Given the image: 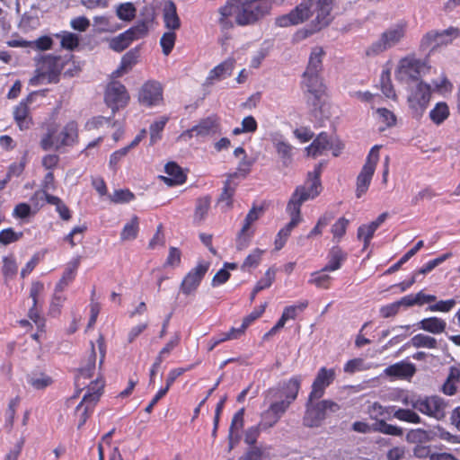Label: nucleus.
Masks as SVG:
<instances>
[{
  "label": "nucleus",
  "instance_id": "obj_30",
  "mask_svg": "<svg viewBox=\"0 0 460 460\" xmlns=\"http://www.w3.org/2000/svg\"><path fill=\"white\" fill-rule=\"evenodd\" d=\"M234 67V59H226L222 62L218 66H217L214 69H212L208 76V81L209 84H213L215 80H221L229 75H231L233 69Z\"/></svg>",
  "mask_w": 460,
  "mask_h": 460
},
{
  "label": "nucleus",
  "instance_id": "obj_45",
  "mask_svg": "<svg viewBox=\"0 0 460 460\" xmlns=\"http://www.w3.org/2000/svg\"><path fill=\"white\" fill-rule=\"evenodd\" d=\"M210 208V198L203 197L197 200V205L194 213V220L198 223L202 222Z\"/></svg>",
  "mask_w": 460,
  "mask_h": 460
},
{
  "label": "nucleus",
  "instance_id": "obj_49",
  "mask_svg": "<svg viewBox=\"0 0 460 460\" xmlns=\"http://www.w3.org/2000/svg\"><path fill=\"white\" fill-rule=\"evenodd\" d=\"M243 415L244 409L239 410L233 417L230 429H229V440H230V449L233 447V440L235 432L241 429L243 426Z\"/></svg>",
  "mask_w": 460,
  "mask_h": 460
},
{
  "label": "nucleus",
  "instance_id": "obj_6",
  "mask_svg": "<svg viewBox=\"0 0 460 460\" xmlns=\"http://www.w3.org/2000/svg\"><path fill=\"white\" fill-rule=\"evenodd\" d=\"M301 383L302 376H294L278 387L269 389L265 394V400H278L279 403L288 409L297 398Z\"/></svg>",
  "mask_w": 460,
  "mask_h": 460
},
{
  "label": "nucleus",
  "instance_id": "obj_31",
  "mask_svg": "<svg viewBox=\"0 0 460 460\" xmlns=\"http://www.w3.org/2000/svg\"><path fill=\"white\" fill-rule=\"evenodd\" d=\"M346 258L347 253L344 252L340 247H332L328 254V263L323 269V271H334L339 270Z\"/></svg>",
  "mask_w": 460,
  "mask_h": 460
},
{
  "label": "nucleus",
  "instance_id": "obj_5",
  "mask_svg": "<svg viewBox=\"0 0 460 460\" xmlns=\"http://www.w3.org/2000/svg\"><path fill=\"white\" fill-rule=\"evenodd\" d=\"M408 23L401 21L388 29H386L367 50V55H378L396 45H398L406 36Z\"/></svg>",
  "mask_w": 460,
  "mask_h": 460
},
{
  "label": "nucleus",
  "instance_id": "obj_64",
  "mask_svg": "<svg viewBox=\"0 0 460 460\" xmlns=\"http://www.w3.org/2000/svg\"><path fill=\"white\" fill-rule=\"evenodd\" d=\"M276 277V271L272 269H269L264 276L255 285V292H260L271 286Z\"/></svg>",
  "mask_w": 460,
  "mask_h": 460
},
{
  "label": "nucleus",
  "instance_id": "obj_56",
  "mask_svg": "<svg viewBox=\"0 0 460 460\" xmlns=\"http://www.w3.org/2000/svg\"><path fill=\"white\" fill-rule=\"evenodd\" d=\"M432 433V436L435 438H438L442 440L453 443V444H459L460 443V436L453 435L447 431L444 428L438 425L434 428L433 430H430Z\"/></svg>",
  "mask_w": 460,
  "mask_h": 460
},
{
  "label": "nucleus",
  "instance_id": "obj_12",
  "mask_svg": "<svg viewBox=\"0 0 460 460\" xmlns=\"http://www.w3.org/2000/svg\"><path fill=\"white\" fill-rule=\"evenodd\" d=\"M128 100L129 95L122 84L112 82L108 84L105 92V102L112 111L125 107Z\"/></svg>",
  "mask_w": 460,
  "mask_h": 460
},
{
  "label": "nucleus",
  "instance_id": "obj_28",
  "mask_svg": "<svg viewBox=\"0 0 460 460\" xmlns=\"http://www.w3.org/2000/svg\"><path fill=\"white\" fill-rule=\"evenodd\" d=\"M139 52L137 49H130L121 58V62L117 70L113 72L114 76L119 77L129 72L137 63Z\"/></svg>",
  "mask_w": 460,
  "mask_h": 460
},
{
  "label": "nucleus",
  "instance_id": "obj_44",
  "mask_svg": "<svg viewBox=\"0 0 460 460\" xmlns=\"http://www.w3.org/2000/svg\"><path fill=\"white\" fill-rule=\"evenodd\" d=\"M137 10L132 3L120 4L116 8L117 16L125 22L132 21L136 16Z\"/></svg>",
  "mask_w": 460,
  "mask_h": 460
},
{
  "label": "nucleus",
  "instance_id": "obj_21",
  "mask_svg": "<svg viewBox=\"0 0 460 460\" xmlns=\"http://www.w3.org/2000/svg\"><path fill=\"white\" fill-rule=\"evenodd\" d=\"M236 177V173H231L228 175L226 181L224 183L223 190L217 199V204L221 206L223 210H229L233 207V197L235 193L237 183L233 181V179Z\"/></svg>",
  "mask_w": 460,
  "mask_h": 460
},
{
  "label": "nucleus",
  "instance_id": "obj_60",
  "mask_svg": "<svg viewBox=\"0 0 460 460\" xmlns=\"http://www.w3.org/2000/svg\"><path fill=\"white\" fill-rule=\"evenodd\" d=\"M333 217H334L332 213H325L324 215H323L318 219L315 226L308 234L307 238H312L315 235H320L322 234L323 228L325 227L333 219Z\"/></svg>",
  "mask_w": 460,
  "mask_h": 460
},
{
  "label": "nucleus",
  "instance_id": "obj_53",
  "mask_svg": "<svg viewBox=\"0 0 460 460\" xmlns=\"http://www.w3.org/2000/svg\"><path fill=\"white\" fill-rule=\"evenodd\" d=\"M423 241H419L413 248L409 250L395 264H394L392 267L389 268L387 270L388 273L394 272L398 270L402 264H404L406 261H408L412 256L416 254V252L423 247Z\"/></svg>",
  "mask_w": 460,
  "mask_h": 460
},
{
  "label": "nucleus",
  "instance_id": "obj_62",
  "mask_svg": "<svg viewBox=\"0 0 460 460\" xmlns=\"http://www.w3.org/2000/svg\"><path fill=\"white\" fill-rule=\"evenodd\" d=\"M4 265H3V274L5 277V279H13L18 270V266L15 262V260L9 256L4 257L3 260Z\"/></svg>",
  "mask_w": 460,
  "mask_h": 460
},
{
  "label": "nucleus",
  "instance_id": "obj_14",
  "mask_svg": "<svg viewBox=\"0 0 460 460\" xmlns=\"http://www.w3.org/2000/svg\"><path fill=\"white\" fill-rule=\"evenodd\" d=\"M269 402L268 408L261 414L260 427L263 430L274 427L281 417L286 413L288 408L279 402L278 400H267Z\"/></svg>",
  "mask_w": 460,
  "mask_h": 460
},
{
  "label": "nucleus",
  "instance_id": "obj_58",
  "mask_svg": "<svg viewBox=\"0 0 460 460\" xmlns=\"http://www.w3.org/2000/svg\"><path fill=\"white\" fill-rule=\"evenodd\" d=\"M176 35L173 31L164 32L160 40L163 53L168 56L174 47Z\"/></svg>",
  "mask_w": 460,
  "mask_h": 460
},
{
  "label": "nucleus",
  "instance_id": "obj_17",
  "mask_svg": "<svg viewBox=\"0 0 460 460\" xmlns=\"http://www.w3.org/2000/svg\"><path fill=\"white\" fill-rule=\"evenodd\" d=\"M325 418L326 415L320 402L313 403V401L310 402L308 400L303 418V424L309 428L319 427Z\"/></svg>",
  "mask_w": 460,
  "mask_h": 460
},
{
  "label": "nucleus",
  "instance_id": "obj_25",
  "mask_svg": "<svg viewBox=\"0 0 460 460\" xmlns=\"http://www.w3.org/2000/svg\"><path fill=\"white\" fill-rule=\"evenodd\" d=\"M103 387L104 382L102 380L97 379L94 382H92L88 386L87 393L84 395L82 402L77 405L76 411H79L84 404L94 406L102 394Z\"/></svg>",
  "mask_w": 460,
  "mask_h": 460
},
{
  "label": "nucleus",
  "instance_id": "obj_24",
  "mask_svg": "<svg viewBox=\"0 0 460 460\" xmlns=\"http://www.w3.org/2000/svg\"><path fill=\"white\" fill-rule=\"evenodd\" d=\"M167 176H160V179L168 186L180 185L185 182L186 175L181 168L175 163H168L164 167Z\"/></svg>",
  "mask_w": 460,
  "mask_h": 460
},
{
  "label": "nucleus",
  "instance_id": "obj_38",
  "mask_svg": "<svg viewBox=\"0 0 460 460\" xmlns=\"http://www.w3.org/2000/svg\"><path fill=\"white\" fill-rule=\"evenodd\" d=\"M449 114L448 105L441 102H438L429 111V118L436 125H440L448 118Z\"/></svg>",
  "mask_w": 460,
  "mask_h": 460
},
{
  "label": "nucleus",
  "instance_id": "obj_22",
  "mask_svg": "<svg viewBox=\"0 0 460 460\" xmlns=\"http://www.w3.org/2000/svg\"><path fill=\"white\" fill-rule=\"evenodd\" d=\"M302 85L305 88L306 92L311 93L316 99H320L324 93V85L322 82L320 74L304 72Z\"/></svg>",
  "mask_w": 460,
  "mask_h": 460
},
{
  "label": "nucleus",
  "instance_id": "obj_18",
  "mask_svg": "<svg viewBox=\"0 0 460 460\" xmlns=\"http://www.w3.org/2000/svg\"><path fill=\"white\" fill-rule=\"evenodd\" d=\"M146 10L147 12L146 17L143 20L137 22L135 26L125 31L131 41L143 39L146 37L149 32V29L155 19V13L152 10Z\"/></svg>",
  "mask_w": 460,
  "mask_h": 460
},
{
  "label": "nucleus",
  "instance_id": "obj_4",
  "mask_svg": "<svg viewBox=\"0 0 460 460\" xmlns=\"http://www.w3.org/2000/svg\"><path fill=\"white\" fill-rule=\"evenodd\" d=\"M78 138V128L75 121H69L58 132L53 126L49 127L47 133L40 140V146L47 151L51 148L59 149L74 145Z\"/></svg>",
  "mask_w": 460,
  "mask_h": 460
},
{
  "label": "nucleus",
  "instance_id": "obj_3",
  "mask_svg": "<svg viewBox=\"0 0 460 460\" xmlns=\"http://www.w3.org/2000/svg\"><path fill=\"white\" fill-rule=\"evenodd\" d=\"M320 174L321 165H318L314 172H308L305 183L296 187L292 194L287 205V211L301 216V206L303 203L309 199H314L322 190Z\"/></svg>",
  "mask_w": 460,
  "mask_h": 460
},
{
  "label": "nucleus",
  "instance_id": "obj_23",
  "mask_svg": "<svg viewBox=\"0 0 460 460\" xmlns=\"http://www.w3.org/2000/svg\"><path fill=\"white\" fill-rule=\"evenodd\" d=\"M287 212L290 217V221L277 234L275 239L276 250H280L283 248L293 229L296 227L298 224L302 221L301 216H297L290 211Z\"/></svg>",
  "mask_w": 460,
  "mask_h": 460
},
{
  "label": "nucleus",
  "instance_id": "obj_7",
  "mask_svg": "<svg viewBox=\"0 0 460 460\" xmlns=\"http://www.w3.org/2000/svg\"><path fill=\"white\" fill-rule=\"evenodd\" d=\"M429 67L427 63L414 56H407L400 59L395 70V77L399 81H417L427 74Z\"/></svg>",
  "mask_w": 460,
  "mask_h": 460
},
{
  "label": "nucleus",
  "instance_id": "obj_34",
  "mask_svg": "<svg viewBox=\"0 0 460 460\" xmlns=\"http://www.w3.org/2000/svg\"><path fill=\"white\" fill-rule=\"evenodd\" d=\"M272 143L278 155L282 159L283 164L287 165L290 163L293 146L288 142L282 139V137H274Z\"/></svg>",
  "mask_w": 460,
  "mask_h": 460
},
{
  "label": "nucleus",
  "instance_id": "obj_48",
  "mask_svg": "<svg viewBox=\"0 0 460 460\" xmlns=\"http://www.w3.org/2000/svg\"><path fill=\"white\" fill-rule=\"evenodd\" d=\"M58 38L61 40V46L64 49L73 50L77 48L79 44V37L69 31H62L60 34L56 35Z\"/></svg>",
  "mask_w": 460,
  "mask_h": 460
},
{
  "label": "nucleus",
  "instance_id": "obj_19",
  "mask_svg": "<svg viewBox=\"0 0 460 460\" xmlns=\"http://www.w3.org/2000/svg\"><path fill=\"white\" fill-rule=\"evenodd\" d=\"M35 93H31L26 100L21 102L13 111V118L21 130L28 129L32 122L29 116V103H31Z\"/></svg>",
  "mask_w": 460,
  "mask_h": 460
},
{
  "label": "nucleus",
  "instance_id": "obj_43",
  "mask_svg": "<svg viewBox=\"0 0 460 460\" xmlns=\"http://www.w3.org/2000/svg\"><path fill=\"white\" fill-rule=\"evenodd\" d=\"M95 362H96V351L94 348V344L91 342V351L85 359L84 365L80 368V375L84 377H91L95 369Z\"/></svg>",
  "mask_w": 460,
  "mask_h": 460
},
{
  "label": "nucleus",
  "instance_id": "obj_57",
  "mask_svg": "<svg viewBox=\"0 0 460 460\" xmlns=\"http://www.w3.org/2000/svg\"><path fill=\"white\" fill-rule=\"evenodd\" d=\"M261 214H262V208L253 206L244 218V222H243V225L242 227L243 232L252 231L251 230L252 224L254 223L255 221H257L260 218Z\"/></svg>",
  "mask_w": 460,
  "mask_h": 460
},
{
  "label": "nucleus",
  "instance_id": "obj_40",
  "mask_svg": "<svg viewBox=\"0 0 460 460\" xmlns=\"http://www.w3.org/2000/svg\"><path fill=\"white\" fill-rule=\"evenodd\" d=\"M373 431L395 437H401L403 434L402 428L389 424L384 420L376 421V423L373 424Z\"/></svg>",
  "mask_w": 460,
  "mask_h": 460
},
{
  "label": "nucleus",
  "instance_id": "obj_1",
  "mask_svg": "<svg viewBox=\"0 0 460 460\" xmlns=\"http://www.w3.org/2000/svg\"><path fill=\"white\" fill-rule=\"evenodd\" d=\"M271 1L267 0H227L218 9V22L223 29L234 26L231 17L239 26L254 25L270 13Z\"/></svg>",
  "mask_w": 460,
  "mask_h": 460
},
{
  "label": "nucleus",
  "instance_id": "obj_41",
  "mask_svg": "<svg viewBox=\"0 0 460 460\" xmlns=\"http://www.w3.org/2000/svg\"><path fill=\"white\" fill-rule=\"evenodd\" d=\"M433 439L434 436H432L431 431L422 429H412L407 434V440L411 443H416L418 445H422L423 443L431 441Z\"/></svg>",
  "mask_w": 460,
  "mask_h": 460
},
{
  "label": "nucleus",
  "instance_id": "obj_51",
  "mask_svg": "<svg viewBox=\"0 0 460 460\" xmlns=\"http://www.w3.org/2000/svg\"><path fill=\"white\" fill-rule=\"evenodd\" d=\"M168 121L167 117H162L150 126V142L152 145L161 139V133Z\"/></svg>",
  "mask_w": 460,
  "mask_h": 460
},
{
  "label": "nucleus",
  "instance_id": "obj_15",
  "mask_svg": "<svg viewBox=\"0 0 460 460\" xmlns=\"http://www.w3.org/2000/svg\"><path fill=\"white\" fill-rule=\"evenodd\" d=\"M208 262H199L183 279L181 284V290L185 295L194 292L199 286L203 277L208 270Z\"/></svg>",
  "mask_w": 460,
  "mask_h": 460
},
{
  "label": "nucleus",
  "instance_id": "obj_2",
  "mask_svg": "<svg viewBox=\"0 0 460 460\" xmlns=\"http://www.w3.org/2000/svg\"><path fill=\"white\" fill-rule=\"evenodd\" d=\"M332 0H302L301 3L289 13L276 18V24L279 27L297 25L307 21L315 14L313 21L317 30L327 26L331 18Z\"/></svg>",
  "mask_w": 460,
  "mask_h": 460
},
{
  "label": "nucleus",
  "instance_id": "obj_35",
  "mask_svg": "<svg viewBox=\"0 0 460 460\" xmlns=\"http://www.w3.org/2000/svg\"><path fill=\"white\" fill-rule=\"evenodd\" d=\"M164 22L166 28L169 30H177L181 26V22L176 12V7L173 3H170L164 9Z\"/></svg>",
  "mask_w": 460,
  "mask_h": 460
},
{
  "label": "nucleus",
  "instance_id": "obj_47",
  "mask_svg": "<svg viewBox=\"0 0 460 460\" xmlns=\"http://www.w3.org/2000/svg\"><path fill=\"white\" fill-rule=\"evenodd\" d=\"M131 42L132 41L130 40L129 37L124 31L119 35L112 38L110 40L109 46L112 50L116 52H121L126 49L131 44Z\"/></svg>",
  "mask_w": 460,
  "mask_h": 460
},
{
  "label": "nucleus",
  "instance_id": "obj_8",
  "mask_svg": "<svg viewBox=\"0 0 460 460\" xmlns=\"http://www.w3.org/2000/svg\"><path fill=\"white\" fill-rule=\"evenodd\" d=\"M379 146H374L367 157V160L357 177V187H356V196L357 198H360L364 195L370 185L372 177L376 171V164L379 161Z\"/></svg>",
  "mask_w": 460,
  "mask_h": 460
},
{
  "label": "nucleus",
  "instance_id": "obj_63",
  "mask_svg": "<svg viewBox=\"0 0 460 460\" xmlns=\"http://www.w3.org/2000/svg\"><path fill=\"white\" fill-rule=\"evenodd\" d=\"M66 301V296L62 294V292H58L57 288H55V293L52 297L49 314L53 316H57L60 313V308Z\"/></svg>",
  "mask_w": 460,
  "mask_h": 460
},
{
  "label": "nucleus",
  "instance_id": "obj_37",
  "mask_svg": "<svg viewBox=\"0 0 460 460\" xmlns=\"http://www.w3.org/2000/svg\"><path fill=\"white\" fill-rule=\"evenodd\" d=\"M324 52L322 48L316 47L313 49L305 73L320 74L322 71V59Z\"/></svg>",
  "mask_w": 460,
  "mask_h": 460
},
{
  "label": "nucleus",
  "instance_id": "obj_13",
  "mask_svg": "<svg viewBox=\"0 0 460 460\" xmlns=\"http://www.w3.org/2000/svg\"><path fill=\"white\" fill-rule=\"evenodd\" d=\"M336 373L333 368L321 367L312 384L309 401L320 399L324 394L325 389L333 382Z\"/></svg>",
  "mask_w": 460,
  "mask_h": 460
},
{
  "label": "nucleus",
  "instance_id": "obj_61",
  "mask_svg": "<svg viewBox=\"0 0 460 460\" xmlns=\"http://www.w3.org/2000/svg\"><path fill=\"white\" fill-rule=\"evenodd\" d=\"M349 221L345 217H340L332 226L333 239L339 242L345 234Z\"/></svg>",
  "mask_w": 460,
  "mask_h": 460
},
{
  "label": "nucleus",
  "instance_id": "obj_32",
  "mask_svg": "<svg viewBox=\"0 0 460 460\" xmlns=\"http://www.w3.org/2000/svg\"><path fill=\"white\" fill-rule=\"evenodd\" d=\"M79 257L74 259L68 263L67 268L64 271L62 278L56 285L58 292H63L64 289L72 282V280L75 279V272L79 267Z\"/></svg>",
  "mask_w": 460,
  "mask_h": 460
},
{
  "label": "nucleus",
  "instance_id": "obj_46",
  "mask_svg": "<svg viewBox=\"0 0 460 460\" xmlns=\"http://www.w3.org/2000/svg\"><path fill=\"white\" fill-rule=\"evenodd\" d=\"M394 417L399 420L413 424L421 422L420 415L410 409H397L394 412Z\"/></svg>",
  "mask_w": 460,
  "mask_h": 460
},
{
  "label": "nucleus",
  "instance_id": "obj_50",
  "mask_svg": "<svg viewBox=\"0 0 460 460\" xmlns=\"http://www.w3.org/2000/svg\"><path fill=\"white\" fill-rule=\"evenodd\" d=\"M325 271L320 270L311 274L309 283L314 285L319 288H329L332 278L324 273Z\"/></svg>",
  "mask_w": 460,
  "mask_h": 460
},
{
  "label": "nucleus",
  "instance_id": "obj_26",
  "mask_svg": "<svg viewBox=\"0 0 460 460\" xmlns=\"http://www.w3.org/2000/svg\"><path fill=\"white\" fill-rule=\"evenodd\" d=\"M415 371L413 364L401 361L386 367L385 374L393 377L410 378L415 374Z\"/></svg>",
  "mask_w": 460,
  "mask_h": 460
},
{
  "label": "nucleus",
  "instance_id": "obj_33",
  "mask_svg": "<svg viewBox=\"0 0 460 460\" xmlns=\"http://www.w3.org/2000/svg\"><path fill=\"white\" fill-rule=\"evenodd\" d=\"M40 69L42 70V74L58 75L63 69V61L60 57L47 56L44 58Z\"/></svg>",
  "mask_w": 460,
  "mask_h": 460
},
{
  "label": "nucleus",
  "instance_id": "obj_52",
  "mask_svg": "<svg viewBox=\"0 0 460 460\" xmlns=\"http://www.w3.org/2000/svg\"><path fill=\"white\" fill-rule=\"evenodd\" d=\"M377 228H376V225L374 226L372 223L368 225H363L358 229V238L359 240L364 241V248H367L372 239L375 232Z\"/></svg>",
  "mask_w": 460,
  "mask_h": 460
},
{
  "label": "nucleus",
  "instance_id": "obj_9",
  "mask_svg": "<svg viewBox=\"0 0 460 460\" xmlns=\"http://www.w3.org/2000/svg\"><path fill=\"white\" fill-rule=\"evenodd\" d=\"M447 407V402L438 395L419 397L413 403L414 409L436 420L445 419Z\"/></svg>",
  "mask_w": 460,
  "mask_h": 460
},
{
  "label": "nucleus",
  "instance_id": "obj_10",
  "mask_svg": "<svg viewBox=\"0 0 460 460\" xmlns=\"http://www.w3.org/2000/svg\"><path fill=\"white\" fill-rule=\"evenodd\" d=\"M343 145L326 133H320L310 146L305 148L308 156L317 157L323 155L326 151L332 150L334 156H338Z\"/></svg>",
  "mask_w": 460,
  "mask_h": 460
},
{
  "label": "nucleus",
  "instance_id": "obj_36",
  "mask_svg": "<svg viewBox=\"0 0 460 460\" xmlns=\"http://www.w3.org/2000/svg\"><path fill=\"white\" fill-rule=\"evenodd\" d=\"M27 383L36 390H41L52 384L50 376L41 372H32L26 377Z\"/></svg>",
  "mask_w": 460,
  "mask_h": 460
},
{
  "label": "nucleus",
  "instance_id": "obj_20",
  "mask_svg": "<svg viewBox=\"0 0 460 460\" xmlns=\"http://www.w3.org/2000/svg\"><path fill=\"white\" fill-rule=\"evenodd\" d=\"M459 35V30L456 28H448L443 31H431L423 36L420 41V47L422 49H428L442 43H447V41L443 40L444 36H452L456 38Z\"/></svg>",
  "mask_w": 460,
  "mask_h": 460
},
{
  "label": "nucleus",
  "instance_id": "obj_55",
  "mask_svg": "<svg viewBox=\"0 0 460 460\" xmlns=\"http://www.w3.org/2000/svg\"><path fill=\"white\" fill-rule=\"evenodd\" d=\"M264 251L259 248L254 249L243 261L242 270H245L250 268H255L259 265Z\"/></svg>",
  "mask_w": 460,
  "mask_h": 460
},
{
  "label": "nucleus",
  "instance_id": "obj_16",
  "mask_svg": "<svg viewBox=\"0 0 460 460\" xmlns=\"http://www.w3.org/2000/svg\"><path fill=\"white\" fill-rule=\"evenodd\" d=\"M430 100V87L423 82L416 83L408 97L410 107L416 111H422Z\"/></svg>",
  "mask_w": 460,
  "mask_h": 460
},
{
  "label": "nucleus",
  "instance_id": "obj_11",
  "mask_svg": "<svg viewBox=\"0 0 460 460\" xmlns=\"http://www.w3.org/2000/svg\"><path fill=\"white\" fill-rule=\"evenodd\" d=\"M164 88L161 83L149 80L140 88L138 93V102L141 105L151 108L163 103Z\"/></svg>",
  "mask_w": 460,
  "mask_h": 460
},
{
  "label": "nucleus",
  "instance_id": "obj_59",
  "mask_svg": "<svg viewBox=\"0 0 460 460\" xmlns=\"http://www.w3.org/2000/svg\"><path fill=\"white\" fill-rule=\"evenodd\" d=\"M368 368L369 366H367L364 359L360 358L350 359L344 365V372L349 374H354L355 372L364 371Z\"/></svg>",
  "mask_w": 460,
  "mask_h": 460
},
{
  "label": "nucleus",
  "instance_id": "obj_54",
  "mask_svg": "<svg viewBox=\"0 0 460 460\" xmlns=\"http://www.w3.org/2000/svg\"><path fill=\"white\" fill-rule=\"evenodd\" d=\"M381 89L383 93L390 99H394L396 94L390 78V71H384L381 75Z\"/></svg>",
  "mask_w": 460,
  "mask_h": 460
},
{
  "label": "nucleus",
  "instance_id": "obj_39",
  "mask_svg": "<svg viewBox=\"0 0 460 460\" xmlns=\"http://www.w3.org/2000/svg\"><path fill=\"white\" fill-rule=\"evenodd\" d=\"M139 229V221L137 216H134L129 222H128L121 233L120 239L122 241H131L137 238Z\"/></svg>",
  "mask_w": 460,
  "mask_h": 460
},
{
  "label": "nucleus",
  "instance_id": "obj_29",
  "mask_svg": "<svg viewBox=\"0 0 460 460\" xmlns=\"http://www.w3.org/2000/svg\"><path fill=\"white\" fill-rule=\"evenodd\" d=\"M418 326L420 329L432 334H440L445 332L447 323L445 320L434 316L422 319L419 322Z\"/></svg>",
  "mask_w": 460,
  "mask_h": 460
},
{
  "label": "nucleus",
  "instance_id": "obj_42",
  "mask_svg": "<svg viewBox=\"0 0 460 460\" xmlns=\"http://www.w3.org/2000/svg\"><path fill=\"white\" fill-rule=\"evenodd\" d=\"M411 344L414 348H426V349H437L438 341L431 336L419 333L413 336L411 340Z\"/></svg>",
  "mask_w": 460,
  "mask_h": 460
},
{
  "label": "nucleus",
  "instance_id": "obj_27",
  "mask_svg": "<svg viewBox=\"0 0 460 460\" xmlns=\"http://www.w3.org/2000/svg\"><path fill=\"white\" fill-rule=\"evenodd\" d=\"M196 130L197 137H205L215 135L219 131V124L216 117H208L201 119L199 123L193 127Z\"/></svg>",
  "mask_w": 460,
  "mask_h": 460
}]
</instances>
